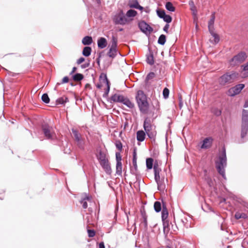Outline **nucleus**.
Listing matches in <instances>:
<instances>
[{"label":"nucleus","instance_id":"4d7b16f0","mask_svg":"<svg viewBox=\"0 0 248 248\" xmlns=\"http://www.w3.org/2000/svg\"><path fill=\"white\" fill-rule=\"evenodd\" d=\"M169 25L168 24H167L163 28V30L164 31L168 32V29L169 28Z\"/></svg>","mask_w":248,"mask_h":248},{"label":"nucleus","instance_id":"f8f14e48","mask_svg":"<svg viewBox=\"0 0 248 248\" xmlns=\"http://www.w3.org/2000/svg\"><path fill=\"white\" fill-rule=\"evenodd\" d=\"M245 85L243 84L236 85L234 87L230 89L228 91V94L229 96H233L240 93L241 90L244 88Z\"/></svg>","mask_w":248,"mask_h":248},{"label":"nucleus","instance_id":"13d9d810","mask_svg":"<svg viewBox=\"0 0 248 248\" xmlns=\"http://www.w3.org/2000/svg\"><path fill=\"white\" fill-rule=\"evenodd\" d=\"M99 248H105V245L103 242H101L99 244Z\"/></svg>","mask_w":248,"mask_h":248},{"label":"nucleus","instance_id":"58836bf2","mask_svg":"<svg viewBox=\"0 0 248 248\" xmlns=\"http://www.w3.org/2000/svg\"><path fill=\"white\" fill-rule=\"evenodd\" d=\"M146 61L150 65H153L154 63V57L152 54L147 56Z\"/></svg>","mask_w":248,"mask_h":248},{"label":"nucleus","instance_id":"e433bc0d","mask_svg":"<svg viewBox=\"0 0 248 248\" xmlns=\"http://www.w3.org/2000/svg\"><path fill=\"white\" fill-rule=\"evenodd\" d=\"M146 167L148 169H151L153 168V159L152 158H148L146 159Z\"/></svg>","mask_w":248,"mask_h":248},{"label":"nucleus","instance_id":"bb28decb","mask_svg":"<svg viewBox=\"0 0 248 248\" xmlns=\"http://www.w3.org/2000/svg\"><path fill=\"white\" fill-rule=\"evenodd\" d=\"M93 42L92 37L86 36L84 37L82 40V43L84 45H90Z\"/></svg>","mask_w":248,"mask_h":248},{"label":"nucleus","instance_id":"de8ad7c7","mask_svg":"<svg viewBox=\"0 0 248 248\" xmlns=\"http://www.w3.org/2000/svg\"><path fill=\"white\" fill-rule=\"evenodd\" d=\"M169 90L167 88H165L163 91V95L165 98H167L169 95Z\"/></svg>","mask_w":248,"mask_h":248},{"label":"nucleus","instance_id":"a18cd8bd","mask_svg":"<svg viewBox=\"0 0 248 248\" xmlns=\"http://www.w3.org/2000/svg\"><path fill=\"white\" fill-rule=\"evenodd\" d=\"M204 172V173L206 174V173H207V171L205 170ZM205 179L207 181V183L210 186H212V185H213V181L210 178H209L208 176H206V175H205Z\"/></svg>","mask_w":248,"mask_h":248},{"label":"nucleus","instance_id":"e2e57ef3","mask_svg":"<svg viewBox=\"0 0 248 248\" xmlns=\"http://www.w3.org/2000/svg\"><path fill=\"white\" fill-rule=\"evenodd\" d=\"M88 210H89V211L90 212H92V209L91 208H90V207H89V209H88Z\"/></svg>","mask_w":248,"mask_h":248},{"label":"nucleus","instance_id":"052dcab7","mask_svg":"<svg viewBox=\"0 0 248 248\" xmlns=\"http://www.w3.org/2000/svg\"><path fill=\"white\" fill-rule=\"evenodd\" d=\"M244 108H247L248 107V100H247L246 102H245V103L244 105Z\"/></svg>","mask_w":248,"mask_h":248},{"label":"nucleus","instance_id":"5fc2aeb1","mask_svg":"<svg viewBox=\"0 0 248 248\" xmlns=\"http://www.w3.org/2000/svg\"><path fill=\"white\" fill-rule=\"evenodd\" d=\"M171 227L172 228L173 233L174 232H176L177 231L178 228L176 226V225H174L171 224Z\"/></svg>","mask_w":248,"mask_h":248},{"label":"nucleus","instance_id":"8fccbe9b","mask_svg":"<svg viewBox=\"0 0 248 248\" xmlns=\"http://www.w3.org/2000/svg\"><path fill=\"white\" fill-rule=\"evenodd\" d=\"M116 159L117 162H122V157L119 153H116Z\"/></svg>","mask_w":248,"mask_h":248},{"label":"nucleus","instance_id":"473e14b6","mask_svg":"<svg viewBox=\"0 0 248 248\" xmlns=\"http://www.w3.org/2000/svg\"><path fill=\"white\" fill-rule=\"evenodd\" d=\"M137 12L134 10H129L127 11L126 16L129 17H133L136 16Z\"/></svg>","mask_w":248,"mask_h":248},{"label":"nucleus","instance_id":"423d86ee","mask_svg":"<svg viewBox=\"0 0 248 248\" xmlns=\"http://www.w3.org/2000/svg\"><path fill=\"white\" fill-rule=\"evenodd\" d=\"M247 58V55L246 53L244 51H241L234 56L229 61V63L232 66H236L243 62Z\"/></svg>","mask_w":248,"mask_h":248},{"label":"nucleus","instance_id":"f3484780","mask_svg":"<svg viewBox=\"0 0 248 248\" xmlns=\"http://www.w3.org/2000/svg\"><path fill=\"white\" fill-rule=\"evenodd\" d=\"M98 47L101 49L104 48L107 46V40L104 37H101L97 40Z\"/></svg>","mask_w":248,"mask_h":248},{"label":"nucleus","instance_id":"0eeeda50","mask_svg":"<svg viewBox=\"0 0 248 248\" xmlns=\"http://www.w3.org/2000/svg\"><path fill=\"white\" fill-rule=\"evenodd\" d=\"M248 131V110L243 109L242 117V128L241 136L244 139Z\"/></svg>","mask_w":248,"mask_h":248},{"label":"nucleus","instance_id":"4be33fe9","mask_svg":"<svg viewBox=\"0 0 248 248\" xmlns=\"http://www.w3.org/2000/svg\"><path fill=\"white\" fill-rule=\"evenodd\" d=\"M215 19V13H212L211 18L208 22V29L209 31L214 30V23Z\"/></svg>","mask_w":248,"mask_h":248},{"label":"nucleus","instance_id":"412c9836","mask_svg":"<svg viewBox=\"0 0 248 248\" xmlns=\"http://www.w3.org/2000/svg\"><path fill=\"white\" fill-rule=\"evenodd\" d=\"M145 138V133L143 130H139L137 132V139L139 141H143Z\"/></svg>","mask_w":248,"mask_h":248},{"label":"nucleus","instance_id":"603ef678","mask_svg":"<svg viewBox=\"0 0 248 248\" xmlns=\"http://www.w3.org/2000/svg\"><path fill=\"white\" fill-rule=\"evenodd\" d=\"M88 236L90 237H93L95 235V232L93 230H88Z\"/></svg>","mask_w":248,"mask_h":248},{"label":"nucleus","instance_id":"774afa93","mask_svg":"<svg viewBox=\"0 0 248 248\" xmlns=\"http://www.w3.org/2000/svg\"><path fill=\"white\" fill-rule=\"evenodd\" d=\"M88 86H89V84H86V87H88Z\"/></svg>","mask_w":248,"mask_h":248},{"label":"nucleus","instance_id":"aec40b11","mask_svg":"<svg viewBox=\"0 0 248 248\" xmlns=\"http://www.w3.org/2000/svg\"><path fill=\"white\" fill-rule=\"evenodd\" d=\"M242 70L241 75L242 78H245L248 77V62L245 64L242 65Z\"/></svg>","mask_w":248,"mask_h":248},{"label":"nucleus","instance_id":"864d4df0","mask_svg":"<svg viewBox=\"0 0 248 248\" xmlns=\"http://www.w3.org/2000/svg\"><path fill=\"white\" fill-rule=\"evenodd\" d=\"M84 61H85V59L83 57H81L78 60L77 62L78 64H81V63H82L83 62H84Z\"/></svg>","mask_w":248,"mask_h":248},{"label":"nucleus","instance_id":"338daca9","mask_svg":"<svg viewBox=\"0 0 248 248\" xmlns=\"http://www.w3.org/2000/svg\"><path fill=\"white\" fill-rule=\"evenodd\" d=\"M88 86H89V84H86V87H88Z\"/></svg>","mask_w":248,"mask_h":248},{"label":"nucleus","instance_id":"6ab92c4d","mask_svg":"<svg viewBox=\"0 0 248 248\" xmlns=\"http://www.w3.org/2000/svg\"><path fill=\"white\" fill-rule=\"evenodd\" d=\"M124 96L122 95L119 94H114L111 97V100L114 102H121L122 103Z\"/></svg>","mask_w":248,"mask_h":248},{"label":"nucleus","instance_id":"f03ea898","mask_svg":"<svg viewBox=\"0 0 248 248\" xmlns=\"http://www.w3.org/2000/svg\"><path fill=\"white\" fill-rule=\"evenodd\" d=\"M136 99L140 111L142 113H146L148 109L149 104L146 96L142 91H138Z\"/></svg>","mask_w":248,"mask_h":248},{"label":"nucleus","instance_id":"4c0bfd02","mask_svg":"<svg viewBox=\"0 0 248 248\" xmlns=\"http://www.w3.org/2000/svg\"><path fill=\"white\" fill-rule=\"evenodd\" d=\"M166 36L164 34H161L158 40V43L160 45H163L166 42Z\"/></svg>","mask_w":248,"mask_h":248},{"label":"nucleus","instance_id":"a19ab883","mask_svg":"<svg viewBox=\"0 0 248 248\" xmlns=\"http://www.w3.org/2000/svg\"><path fill=\"white\" fill-rule=\"evenodd\" d=\"M156 182L157 184V188L159 190L161 191L165 189V185L163 184L161 180H160V181Z\"/></svg>","mask_w":248,"mask_h":248},{"label":"nucleus","instance_id":"dca6fc26","mask_svg":"<svg viewBox=\"0 0 248 248\" xmlns=\"http://www.w3.org/2000/svg\"><path fill=\"white\" fill-rule=\"evenodd\" d=\"M128 4L130 8L139 9L140 10H143V7L139 5L137 0H129Z\"/></svg>","mask_w":248,"mask_h":248},{"label":"nucleus","instance_id":"3c124183","mask_svg":"<svg viewBox=\"0 0 248 248\" xmlns=\"http://www.w3.org/2000/svg\"><path fill=\"white\" fill-rule=\"evenodd\" d=\"M115 146L119 150H122L123 146L122 143L120 141H117L115 143Z\"/></svg>","mask_w":248,"mask_h":248},{"label":"nucleus","instance_id":"9b49d317","mask_svg":"<svg viewBox=\"0 0 248 248\" xmlns=\"http://www.w3.org/2000/svg\"><path fill=\"white\" fill-rule=\"evenodd\" d=\"M72 132L73 134L74 138L76 141L78 146L81 149L84 148V142L81 136L78 131L74 128L72 129Z\"/></svg>","mask_w":248,"mask_h":248},{"label":"nucleus","instance_id":"f257e3e1","mask_svg":"<svg viewBox=\"0 0 248 248\" xmlns=\"http://www.w3.org/2000/svg\"><path fill=\"white\" fill-rule=\"evenodd\" d=\"M227 166V157L226 150L224 147L218 155V159L216 161V167L218 173L225 179H226L225 172V168Z\"/></svg>","mask_w":248,"mask_h":248},{"label":"nucleus","instance_id":"79ce46f5","mask_svg":"<svg viewBox=\"0 0 248 248\" xmlns=\"http://www.w3.org/2000/svg\"><path fill=\"white\" fill-rule=\"evenodd\" d=\"M42 100L44 103L46 104H47L49 102V98L46 93H44L42 95Z\"/></svg>","mask_w":248,"mask_h":248},{"label":"nucleus","instance_id":"ea45409f","mask_svg":"<svg viewBox=\"0 0 248 248\" xmlns=\"http://www.w3.org/2000/svg\"><path fill=\"white\" fill-rule=\"evenodd\" d=\"M141 214H142V219H143V221H142V223L143 224L144 228L145 229H147V225H148L147 216L145 215V214H144V213H142Z\"/></svg>","mask_w":248,"mask_h":248},{"label":"nucleus","instance_id":"b1692460","mask_svg":"<svg viewBox=\"0 0 248 248\" xmlns=\"http://www.w3.org/2000/svg\"><path fill=\"white\" fill-rule=\"evenodd\" d=\"M91 197L86 195L85 197L80 201V203L82 204L83 208L84 209L87 208L88 207L87 201L91 202Z\"/></svg>","mask_w":248,"mask_h":248},{"label":"nucleus","instance_id":"72a5a7b5","mask_svg":"<svg viewBox=\"0 0 248 248\" xmlns=\"http://www.w3.org/2000/svg\"><path fill=\"white\" fill-rule=\"evenodd\" d=\"M235 217L237 219L240 218H246L247 217V216L244 213L236 212L235 214Z\"/></svg>","mask_w":248,"mask_h":248},{"label":"nucleus","instance_id":"a211bd4d","mask_svg":"<svg viewBox=\"0 0 248 248\" xmlns=\"http://www.w3.org/2000/svg\"><path fill=\"white\" fill-rule=\"evenodd\" d=\"M154 174H155V182H158L160 181V177L159 175V172H160V169L158 167L157 164H154Z\"/></svg>","mask_w":248,"mask_h":248},{"label":"nucleus","instance_id":"393cba45","mask_svg":"<svg viewBox=\"0 0 248 248\" xmlns=\"http://www.w3.org/2000/svg\"><path fill=\"white\" fill-rule=\"evenodd\" d=\"M163 232L164 234H167L170 232V227H171V224H170L168 221L163 222Z\"/></svg>","mask_w":248,"mask_h":248},{"label":"nucleus","instance_id":"680f3d73","mask_svg":"<svg viewBox=\"0 0 248 248\" xmlns=\"http://www.w3.org/2000/svg\"><path fill=\"white\" fill-rule=\"evenodd\" d=\"M170 233H173L171 227H170Z\"/></svg>","mask_w":248,"mask_h":248},{"label":"nucleus","instance_id":"9d476101","mask_svg":"<svg viewBox=\"0 0 248 248\" xmlns=\"http://www.w3.org/2000/svg\"><path fill=\"white\" fill-rule=\"evenodd\" d=\"M110 43L111 45L108 55L110 58H114L117 54V38L112 35Z\"/></svg>","mask_w":248,"mask_h":248},{"label":"nucleus","instance_id":"20e7f679","mask_svg":"<svg viewBox=\"0 0 248 248\" xmlns=\"http://www.w3.org/2000/svg\"><path fill=\"white\" fill-rule=\"evenodd\" d=\"M97 158L99 161L101 166L103 168L106 172L107 174H110L111 170L108 162V160L106 157V153L103 151H100L99 153V155H97Z\"/></svg>","mask_w":248,"mask_h":248},{"label":"nucleus","instance_id":"2eb2a0df","mask_svg":"<svg viewBox=\"0 0 248 248\" xmlns=\"http://www.w3.org/2000/svg\"><path fill=\"white\" fill-rule=\"evenodd\" d=\"M212 37L210 38V41L214 45L217 44L219 41V37L217 34L214 32V30L209 31Z\"/></svg>","mask_w":248,"mask_h":248},{"label":"nucleus","instance_id":"c03bdc74","mask_svg":"<svg viewBox=\"0 0 248 248\" xmlns=\"http://www.w3.org/2000/svg\"><path fill=\"white\" fill-rule=\"evenodd\" d=\"M157 16L161 18H163L166 15L164 10H157L156 11Z\"/></svg>","mask_w":248,"mask_h":248},{"label":"nucleus","instance_id":"39448f33","mask_svg":"<svg viewBox=\"0 0 248 248\" xmlns=\"http://www.w3.org/2000/svg\"><path fill=\"white\" fill-rule=\"evenodd\" d=\"M143 127L148 137L153 139L156 136V132L155 130L154 126L151 124V120L149 118H146L144 121Z\"/></svg>","mask_w":248,"mask_h":248},{"label":"nucleus","instance_id":"1a4fd4ad","mask_svg":"<svg viewBox=\"0 0 248 248\" xmlns=\"http://www.w3.org/2000/svg\"><path fill=\"white\" fill-rule=\"evenodd\" d=\"M113 21L115 24L124 25L127 22L128 20L122 11L116 13L113 18Z\"/></svg>","mask_w":248,"mask_h":248},{"label":"nucleus","instance_id":"49530a36","mask_svg":"<svg viewBox=\"0 0 248 248\" xmlns=\"http://www.w3.org/2000/svg\"><path fill=\"white\" fill-rule=\"evenodd\" d=\"M164 21L166 22L167 23H170L172 21L171 17L168 15H166L163 18Z\"/></svg>","mask_w":248,"mask_h":248},{"label":"nucleus","instance_id":"c9c22d12","mask_svg":"<svg viewBox=\"0 0 248 248\" xmlns=\"http://www.w3.org/2000/svg\"><path fill=\"white\" fill-rule=\"evenodd\" d=\"M154 209L156 212H159L161 210V204L160 202L156 201L154 203Z\"/></svg>","mask_w":248,"mask_h":248},{"label":"nucleus","instance_id":"6e6d98bb","mask_svg":"<svg viewBox=\"0 0 248 248\" xmlns=\"http://www.w3.org/2000/svg\"><path fill=\"white\" fill-rule=\"evenodd\" d=\"M69 81V78L67 77H64L62 80V83H67Z\"/></svg>","mask_w":248,"mask_h":248},{"label":"nucleus","instance_id":"5701e85b","mask_svg":"<svg viewBox=\"0 0 248 248\" xmlns=\"http://www.w3.org/2000/svg\"><path fill=\"white\" fill-rule=\"evenodd\" d=\"M168 211L166 207L163 206L161 213V218L162 222L168 221Z\"/></svg>","mask_w":248,"mask_h":248},{"label":"nucleus","instance_id":"69168bd1","mask_svg":"<svg viewBox=\"0 0 248 248\" xmlns=\"http://www.w3.org/2000/svg\"><path fill=\"white\" fill-rule=\"evenodd\" d=\"M108 91H109V86H108Z\"/></svg>","mask_w":248,"mask_h":248},{"label":"nucleus","instance_id":"c756f323","mask_svg":"<svg viewBox=\"0 0 248 248\" xmlns=\"http://www.w3.org/2000/svg\"><path fill=\"white\" fill-rule=\"evenodd\" d=\"M116 173L119 175H121L122 173V162H117L116 166Z\"/></svg>","mask_w":248,"mask_h":248},{"label":"nucleus","instance_id":"a878e982","mask_svg":"<svg viewBox=\"0 0 248 248\" xmlns=\"http://www.w3.org/2000/svg\"><path fill=\"white\" fill-rule=\"evenodd\" d=\"M122 103L129 108H132L134 107V104L132 103L128 98L124 97Z\"/></svg>","mask_w":248,"mask_h":248},{"label":"nucleus","instance_id":"2f4dec72","mask_svg":"<svg viewBox=\"0 0 248 248\" xmlns=\"http://www.w3.org/2000/svg\"><path fill=\"white\" fill-rule=\"evenodd\" d=\"M83 78V75L81 74L77 73L73 76L74 81H79Z\"/></svg>","mask_w":248,"mask_h":248},{"label":"nucleus","instance_id":"cd10ccee","mask_svg":"<svg viewBox=\"0 0 248 248\" xmlns=\"http://www.w3.org/2000/svg\"><path fill=\"white\" fill-rule=\"evenodd\" d=\"M92 48L90 46H85L82 51V54L85 57H88L91 55Z\"/></svg>","mask_w":248,"mask_h":248},{"label":"nucleus","instance_id":"0e129e2a","mask_svg":"<svg viewBox=\"0 0 248 248\" xmlns=\"http://www.w3.org/2000/svg\"><path fill=\"white\" fill-rule=\"evenodd\" d=\"M96 0L97 2L98 3H100V0Z\"/></svg>","mask_w":248,"mask_h":248},{"label":"nucleus","instance_id":"c85d7f7f","mask_svg":"<svg viewBox=\"0 0 248 248\" xmlns=\"http://www.w3.org/2000/svg\"><path fill=\"white\" fill-rule=\"evenodd\" d=\"M189 4L190 6V10L192 12V14L194 16V18L197 16V9L196 6L194 5V2L193 1H190L189 2Z\"/></svg>","mask_w":248,"mask_h":248},{"label":"nucleus","instance_id":"7ed1b4c3","mask_svg":"<svg viewBox=\"0 0 248 248\" xmlns=\"http://www.w3.org/2000/svg\"><path fill=\"white\" fill-rule=\"evenodd\" d=\"M238 74L235 72H227L219 78L218 81L220 85H225L233 82L238 78Z\"/></svg>","mask_w":248,"mask_h":248},{"label":"nucleus","instance_id":"7c9ffc66","mask_svg":"<svg viewBox=\"0 0 248 248\" xmlns=\"http://www.w3.org/2000/svg\"><path fill=\"white\" fill-rule=\"evenodd\" d=\"M166 9L170 12H174L175 8L170 2H167L165 4Z\"/></svg>","mask_w":248,"mask_h":248},{"label":"nucleus","instance_id":"6e6552de","mask_svg":"<svg viewBox=\"0 0 248 248\" xmlns=\"http://www.w3.org/2000/svg\"><path fill=\"white\" fill-rule=\"evenodd\" d=\"M42 130L45 137L47 139H53L55 137V134L53 128L48 124H43L42 125Z\"/></svg>","mask_w":248,"mask_h":248},{"label":"nucleus","instance_id":"37998d69","mask_svg":"<svg viewBox=\"0 0 248 248\" xmlns=\"http://www.w3.org/2000/svg\"><path fill=\"white\" fill-rule=\"evenodd\" d=\"M155 77V74L154 72L149 73L145 79L146 82H147L149 80L152 79Z\"/></svg>","mask_w":248,"mask_h":248},{"label":"nucleus","instance_id":"4468645a","mask_svg":"<svg viewBox=\"0 0 248 248\" xmlns=\"http://www.w3.org/2000/svg\"><path fill=\"white\" fill-rule=\"evenodd\" d=\"M213 139L211 138H206L202 141V143L201 146L202 149H208L212 144Z\"/></svg>","mask_w":248,"mask_h":248},{"label":"nucleus","instance_id":"f704fd0d","mask_svg":"<svg viewBox=\"0 0 248 248\" xmlns=\"http://www.w3.org/2000/svg\"><path fill=\"white\" fill-rule=\"evenodd\" d=\"M132 163L134 169H135V170H137L138 167L137 164V154L135 150H134L133 154Z\"/></svg>","mask_w":248,"mask_h":248},{"label":"nucleus","instance_id":"09e8293b","mask_svg":"<svg viewBox=\"0 0 248 248\" xmlns=\"http://www.w3.org/2000/svg\"><path fill=\"white\" fill-rule=\"evenodd\" d=\"M212 112L216 116H219L221 114V110L217 108H214L212 110Z\"/></svg>","mask_w":248,"mask_h":248},{"label":"nucleus","instance_id":"bf43d9fd","mask_svg":"<svg viewBox=\"0 0 248 248\" xmlns=\"http://www.w3.org/2000/svg\"><path fill=\"white\" fill-rule=\"evenodd\" d=\"M76 69H77L76 67H74L73 68L72 71L70 73V74L71 75V74H73L76 71Z\"/></svg>","mask_w":248,"mask_h":248},{"label":"nucleus","instance_id":"ddd939ff","mask_svg":"<svg viewBox=\"0 0 248 248\" xmlns=\"http://www.w3.org/2000/svg\"><path fill=\"white\" fill-rule=\"evenodd\" d=\"M139 27L140 30L144 33H150L153 31V29L145 22L142 21L139 23Z\"/></svg>","mask_w":248,"mask_h":248}]
</instances>
